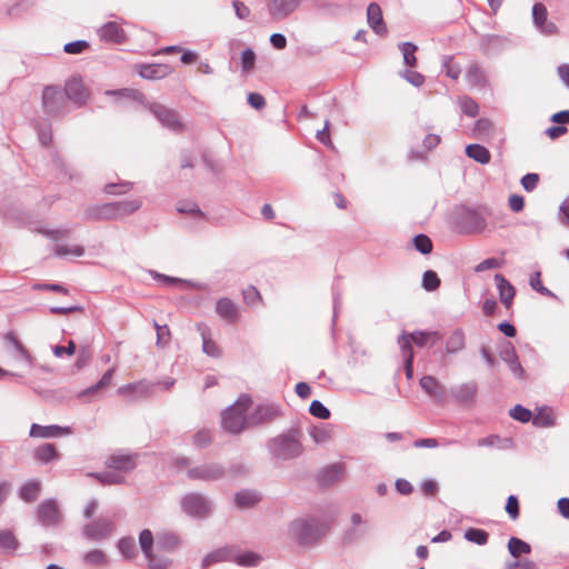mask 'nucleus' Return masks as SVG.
Here are the masks:
<instances>
[{
	"mask_svg": "<svg viewBox=\"0 0 569 569\" xmlns=\"http://www.w3.org/2000/svg\"><path fill=\"white\" fill-rule=\"evenodd\" d=\"M33 458L42 463L47 465L53 460L59 459V452L57 451V448L52 443H42L39 447H37L33 451Z\"/></svg>",
	"mask_w": 569,
	"mask_h": 569,
	"instance_id": "nucleus-31",
	"label": "nucleus"
},
{
	"mask_svg": "<svg viewBox=\"0 0 569 569\" xmlns=\"http://www.w3.org/2000/svg\"><path fill=\"white\" fill-rule=\"evenodd\" d=\"M332 300H333V311H332V330L335 329L339 311L342 306V291L338 286H333L332 288Z\"/></svg>",
	"mask_w": 569,
	"mask_h": 569,
	"instance_id": "nucleus-58",
	"label": "nucleus"
},
{
	"mask_svg": "<svg viewBox=\"0 0 569 569\" xmlns=\"http://www.w3.org/2000/svg\"><path fill=\"white\" fill-rule=\"evenodd\" d=\"M41 483L38 480L27 481L19 491V498H36L40 495Z\"/></svg>",
	"mask_w": 569,
	"mask_h": 569,
	"instance_id": "nucleus-46",
	"label": "nucleus"
},
{
	"mask_svg": "<svg viewBox=\"0 0 569 569\" xmlns=\"http://www.w3.org/2000/svg\"><path fill=\"white\" fill-rule=\"evenodd\" d=\"M117 548H118L119 552L126 559H132L137 555L136 543H134L133 538H130V537L121 538L117 543Z\"/></svg>",
	"mask_w": 569,
	"mask_h": 569,
	"instance_id": "nucleus-42",
	"label": "nucleus"
},
{
	"mask_svg": "<svg viewBox=\"0 0 569 569\" xmlns=\"http://www.w3.org/2000/svg\"><path fill=\"white\" fill-rule=\"evenodd\" d=\"M440 278L433 270H427L422 274L421 286L426 291H435L440 287Z\"/></svg>",
	"mask_w": 569,
	"mask_h": 569,
	"instance_id": "nucleus-44",
	"label": "nucleus"
},
{
	"mask_svg": "<svg viewBox=\"0 0 569 569\" xmlns=\"http://www.w3.org/2000/svg\"><path fill=\"white\" fill-rule=\"evenodd\" d=\"M90 47L86 40H76L64 44L63 51L68 54H80Z\"/></svg>",
	"mask_w": 569,
	"mask_h": 569,
	"instance_id": "nucleus-61",
	"label": "nucleus"
},
{
	"mask_svg": "<svg viewBox=\"0 0 569 569\" xmlns=\"http://www.w3.org/2000/svg\"><path fill=\"white\" fill-rule=\"evenodd\" d=\"M495 128L493 122L488 118H480L476 121L473 131L478 136H489Z\"/></svg>",
	"mask_w": 569,
	"mask_h": 569,
	"instance_id": "nucleus-59",
	"label": "nucleus"
},
{
	"mask_svg": "<svg viewBox=\"0 0 569 569\" xmlns=\"http://www.w3.org/2000/svg\"><path fill=\"white\" fill-rule=\"evenodd\" d=\"M309 412L315 418L327 420L330 418L331 412L330 410L320 401V400H312L309 406Z\"/></svg>",
	"mask_w": 569,
	"mask_h": 569,
	"instance_id": "nucleus-50",
	"label": "nucleus"
},
{
	"mask_svg": "<svg viewBox=\"0 0 569 569\" xmlns=\"http://www.w3.org/2000/svg\"><path fill=\"white\" fill-rule=\"evenodd\" d=\"M495 282L499 292V299L501 303L509 309L513 302L516 296V288L511 284V282L506 279V277L501 273L495 274Z\"/></svg>",
	"mask_w": 569,
	"mask_h": 569,
	"instance_id": "nucleus-21",
	"label": "nucleus"
},
{
	"mask_svg": "<svg viewBox=\"0 0 569 569\" xmlns=\"http://www.w3.org/2000/svg\"><path fill=\"white\" fill-rule=\"evenodd\" d=\"M172 72V68L164 63L140 64L139 74L143 79L158 80L163 79Z\"/></svg>",
	"mask_w": 569,
	"mask_h": 569,
	"instance_id": "nucleus-22",
	"label": "nucleus"
},
{
	"mask_svg": "<svg viewBox=\"0 0 569 569\" xmlns=\"http://www.w3.org/2000/svg\"><path fill=\"white\" fill-rule=\"evenodd\" d=\"M213 440L212 432L209 429H201L193 435L192 442L199 448L203 449L211 445Z\"/></svg>",
	"mask_w": 569,
	"mask_h": 569,
	"instance_id": "nucleus-48",
	"label": "nucleus"
},
{
	"mask_svg": "<svg viewBox=\"0 0 569 569\" xmlns=\"http://www.w3.org/2000/svg\"><path fill=\"white\" fill-rule=\"evenodd\" d=\"M367 21L377 34H385L387 32L381 8L376 2L370 3L367 8Z\"/></svg>",
	"mask_w": 569,
	"mask_h": 569,
	"instance_id": "nucleus-25",
	"label": "nucleus"
},
{
	"mask_svg": "<svg viewBox=\"0 0 569 569\" xmlns=\"http://www.w3.org/2000/svg\"><path fill=\"white\" fill-rule=\"evenodd\" d=\"M419 386L430 398L442 403L446 398L445 387L430 375H426L419 379Z\"/></svg>",
	"mask_w": 569,
	"mask_h": 569,
	"instance_id": "nucleus-19",
	"label": "nucleus"
},
{
	"mask_svg": "<svg viewBox=\"0 0 569 569\" xmlns=\"http://www.w3.org/2000/svg\"><path fill=\"white\" fill-rule=\"evenodd\" d=\"M465 78L468 84L472 88L483 89L488 86L487 73L477 61L469 62Z\"/></svg>",
	"mask_w": 569,
	"mask_h": 569,
	"instance_id": "nucleus-20",
	"label": "nucleus"
},
{
	"mask_svg": "<svg viewBox=\"0 0 569 569\" xmlns=\"http://www.w3.org/2000/svg\"><path fill=\"white\" fill-rule=\"evenodd\" d=\"M139 543L144 557H150L152 553L153 535L149 529H143L140 532Z\"/></svg>",
	"mask_w": 569,
	"mask_h": 569,
	"instance_id": "nucleus-49",
	"label": "nucleus"
},
{
	"mask_svg": "<svg viewBox=\"0 0 569 569\" xmlns=\"http://www.w3.org/2000/svg\"><path fill=\"white\" fill-rule=\"evenodd\" d=\"M412 244L413 248L422 254H429L433 249L431 239L425 233L415 236L412 239Z\"/></svg>",
	"mask_w": 569,
	"mask_h": 569,
	"instance_id": "nucleus-43",
	"label": "nucleus"
},
{
	"mask_svg": "<svg viewBox=\"0 0 569 569\" xmlns=\"http://www.w3.org/2000/svg\"><path fill=\"white\" fill-rule=\"evenodd\" d=\"M400 74L413 87L419 88L425 83V76L418 71L406 69Z\"/></svg>",
	"mask_w": 569,
	"mask_h": 569,
	"instance_id": "nucleus-63",
	"label": "nucleus"
},
{
	"mask_svg": "<svg viewBox=\"0 0 569 569\" xmlns=\"http://www.w3.org/2000/svg\"><path fill=\"white\" fill-rule=\"evenodd\" d=\"M539 180L540 177L538 173L529 172L522 176L520 183L525 191L532 192L537 188Z\"/></svg>",
	"mask_w": 569,
	"mask_h": 569,
	"instance_id": "nucleus-62",
	"label": "nucleus"
},
{
	"mask_svg": "<svg viewBox=\"0 0 569 569\" xmlns=\"http://www.w3.org/2000/svg\"><path fill=\"white\" fill-rule=\"evenodd\" d=\"M0 548L6 550H16L18 541L12 532L8 530L0 531Z\"/></svg>",
	"mask_w": 569,
	"mask_h": 569,
	"instance_id": "nucleus-60",
	"label": "nucleus"
},
{
	"mask_svg": "<svg viewBox=\"0 0 569 569\" xmlns=\"http://www.w3.org/2000/svg\"><path fill=\"white\" fill-rule=\"evenodd\" d=\"M401 336H406L410 345L413 342L419 348H423L429 340L428 331L417 330L410 333L403 332Z\"/></svg>",
	"mask_w": 569,
	"mask_h": 569,
	"instance_id": "nucleus-57",
	"label": "nucleus"
},
{
	"mask_svg": "<svg viewBox=\"0 0 569 569\" xmlns=\"http://www.w3.org/2000/svg\"><path fill=\"white\" fill-rule=\"evenodd\" d=\"M256 60H257L256 52L251 48H246L241 52V57H240L242 72L243 73L250 72L254 67Z\"/></svg>",
	"mask_w": 569,
	"mask_h": 569,
	"instance_id": "nucleus-47",
	"label": "nucleus"
},
{
	"mask_svg": "<svg viewBox=\"0 0 569 569\" xmlns=\"http://www.w3.org/2000/svg\"><path fill=\"white\" fill-rule=\"evenodd\" d=\"M282 416L281 407L277 403H261L254 407L253 411L248 415V426L254 427L272 422Z\"/></svg>",
	"mask_w": 569,
	"mask_h": 569,
	"instance_id": "nucleus-9",
	"label": "nucleus"
},
{
	"mask_svg": "<svg viewBox=\"0 0 569 569\" xmlns=\"http://www.w3.org/2000/svg\"><path fill=\"white\" fill-rule=\"evenodd\" d=\"M39 519L46 526H52L59 522L60 512L54 500L44 501L39 508Z\"/></svg>",
	"mask_w": 569,
	"mask_h": 569,
	"instance_id": "nucleus-28",
	"label": "nucleus"
},
{
	"mask_svg": "<svg viewBox=\"0 0 569 569\" xmlns=\"http://www.w3.org/2000/svg\"><path fill=\"white\" fill-rule=\"evenodd\" d=\"M216 312L226 321L234 323L238 320L239 311L236 303L229 298H220L216 303Z\"/></svg>",
	"mask_w": 569,
	"mask_h": 569,
	"instance_id": "nucleus-26",
	"label": "nucleus"
},
{
	"mask_svg": "<svg viewBox=\"0 0 569 569\" xmlns=\"http://www.w3.org/2000/svg\"><path fill=\"white\" fill-rule=\"evenodd\" d=\"M505 569H539V568L533 561L525 559V560L508 561L506 563Z\"/></svg>",
	"mask_w": 569,
	"mask_h": 569,
	"instance_id": "nucleus-64",
	"label": "nucleus"
},
{
	"mask_svg": "<svg viewBox=\"0 0 569 569\" xmlns=\"http://www.w3.org/2000/svg\"><path fill=\"white\" fill-rule=\"evenodd\" d=\"M182 511L190 518L204 519L213 510L209 500H181Z\"/></svg>",
	"mask_w": 569,
	"mask_h": 569,
	"instance_id": "nucleus-14",
	"label": "nucleus"
},
{
	"mask_svg": "<svg viewBox=\"0 0 569 569\" xmlns=\"http://www.w3.org/2000/svg\"><path fill=\"white\" fill-rule=\"evenodd\" d=\"M142 207L140 198L89 206L83 213L88 221H113L123 219Z\"/></svg>",
	"mask_w": 569,
	"mask_h": 569,
	"instance_id": "nucleus-1",
	"label": "nucleus"
},
{
	"mask_svg": "<svg viewBox=\"0 0 569 569\" xmlns=\"http://www.w3.org/2000/svg\"><path fill=\"white\" fill-rule=\"evenodd\" d=\"M262 560V556L257 552H240L233 547L232 562H236L238 566L248 568L258 567Z\"/></svg>",
	"mask_w": 569,
	"mask_h": 569,
	"instance_id": "nucleus-30",
	"label": "nucleus"
},
{
	"mask_svg": "<svg viewBox=\"0 0 569 569\" xmlns=\"http://www.w3.org/2000/svg\"><path fill=\"white\" fill-rule=\"evenodd\" d=\"M452 60H453L452 56H443L441 64L446 71V74L449 78L457 80L461 73V69L458 64L452 63Z\"/></svg>",
	"mask_w": 569,
	"mask_h": 569,
	"instance_id": "nucleus-53",
	"label": "nucleus"
},
{
	"mask_svg": "<svg viewBox=\"0 0 569 569\" xmlns=\"http://www.w3.org/2000/svg\"><path fill=\"white\" fill-rule=\"evenodd\" d=\"M114 531V521L109 518H98L97 520L86 525L82 535L91 541L107 539Z\"/></svg>",
	"mask_w": 569,
	"mask_h": 569,
	"instance_id": "nucleus-11",
	"label": "nucleus"
},
{
	"mask_svg": "<svg viewBox=\"0 0 569 569\" xmlns=\"http://www.w3.org/2000/svg\"><path fill=\"white\" fill-rule=\"evenodd\" d=\"M466 156L480 164H488L491 160L490 151L479 143L468 144L466 147Z\"/></svg>",
	"mask_w": 569,
	"mask_h": 569,
	"instance_id": "nucleus-32",
	"label": "nucleus"
},
{
	"mask_svg": "<svg viewBox=\"0 0 569 569\" xmlns=\"http://www.w3.org/2000/svg\"><path fill=\"white\" fill-rule=\"evenodd\" d=\"M133 188L131 181L110 182L103 187V192L111 196H122Z\"/></svg>",
	"mask_w": 569,
	"mask_h": 569,
	"instance_id": "nucleus-40",
	"label": "nucleus"
},
{
	"mask_svg": "<svg viewBox=\"0 0 569 569\" xmlns=\"http://www.w3.org/2000/svg\"><path fill=\"white\" fill-rule=\"evenodd\" d=\"M88 476L96 478L102 485H119L124 481L123 475L117 472L114 469H109L101 472H92Z\"/></svg>",
	"mask_w": 569,
	"mask_h": 569,
	"instance_id": "nucleus-35",
	"label": "nucleus"
},
{
	"mask_svg": "<svg viewBox=\"0 0 569 569\" xmlns=\"http://www.w3.org/2000/svg\"><path fill=\"white\" fill-rule=\"evenodd\" d=\"M251 402L250 396L241 395L233 405L222 411L221 425L227 432L238 435L250 427L248 426V416H246V412Z\"/></svg>",
	"mask_w": 569,
	"mask_h": 569,
	"instance_id": "nucleus-5",
	"label": "nucleus"
},
{
	"mask_svg": "<svg viewBox=\"0 0 569 569\" xmlns=\"http://www.w3.org/2000/svg\"><path fill=\"white\" fill-rule=\"evenodd\" d=\"M42 107L50 117H61L67 113L64 93L59 87L47 86L42 91Z\"/></svg>",
	"mask_w": 569,
	"mask_h": 569,
	"instance_id": "nucleus-6",
	"label": "nucleus"
},
{
	"mask_svg": "<svg viewBox=\"0 0 569 569\" xmlns=\"http://www.w3.org/2000/svg\"><path fill=\"white\" fill-rule=\"evenodd\" d=\"M149 111L156 117L162 127L174 132L182 130L183 124L174 110L166 107L164 104L153 102L149 106Z\"/></svg>",
	"mask_w": 569,
	"mask_h": 569,
	"instance_id": "nucleus-10",
	"label": "nucleus"
},
{
	"mask_svg": "<svg viewBox=\"0 0 569 569\" xmlns=\"http://www.w3.org/2000/svg\"><path fill=\"white\" fill-rule=\"evenodd\" d=\"M301 436L298 428H291L287 432L269 439L267 441L269 455L273 459L283 461L298 458L303 452Z\"/></svg>",
	"mask_w": 569,
	"mask_h": 569,
	"instance_id": "nucleus-3",
	"label": "nucleus"
},
{
	"mask_svg": "<svg viewBox=\"0 0 569 569\" xmlns=\"http://www.w3.org/2000/svg\"><path fill=\"white\" fill-rule=\"evenodd\" d=\"M53 252L58 257H64L67 254H73L76 257H82L84 254V248L82 246H73L71 248L64 244H56Z\"/></svg>",
	"mask_w": 569,
	"mask_h": 569,
	"instance_id": "nucleus-55",
	"label": "nucleus"
},
{
	"mask_svg": "<svg viewBox=\"0 0 569 569\" xmlns=\"http://www.w3.org/2000/svg\"><path fill=\"white\" fill-rule=\"evenodd\" d=\"M6 340L14 348L17 352L16 358L24 361L28 367H31L32 357L30 352L24 348V346L18 340L16 335L13 332L7 333Z\"/></svg>",
	"mask_w": 569,
	"mask_h": 569,
	"instance_id": "nucleus-34",
	"label": "nucleus"
},
{
	"mask_svg": "<svg viewBox=\"0 0 569 569\" xmlns=\"http://www.w3.org/2000/svg\"><path fill=\"white\" fill-rule=\"evenodd\" d=\"M233 547L219 548L208 553L202 560V567H209L213 563L230 561L232 562Z\"/></svg>",
	"mask_w": 569,
	"mask_h": 569,
	"instance_id": "nucleus-33",
	"label": "nucleus"
},
{
	"mask_svg": "<svg viewBox=\"0 0 569 569\" xmlns=\"http://www.w3.org/2000/svg\"><path fill=\"white\" fill-rule=\"evenodd\" d=\"M500 359L507 363L510 371L517 379H522L526 375L525 369L522 368L518 355L513 345L510 341H505L499 351Z\"/></svg>",
	"mask_w": 569,
	"mask_h": 569,
	"instance_id": "nucleus-13",
	"label": "nucleus"
},
{
	"mask_svg": "<svg viewBox=\"0 0 569 569\" xmlns=\"http://www.w3.org/2000/svg\"><path fill=\"white\" fill-rule=\"evenodd\" d=\"M508 551L513 558H519L521 555H528L531 551V547L526 541L511 537L508 541Z\"/></svg>",
	"mask_w": 569,
	"mask_h": 569,
	"instance_id": "nucleus-38",
	"label": "nucleus"
},
{
	"mask_svg": "<svg viewBox=\"0 0 569 569\" xmlns=\"http://www.w3.org/2000/svg\"><path fill=\"white\" fill-rule=\"evenodd\" d=\"M465 539L478 546H483L488 542L489 535L487 531L477 528H468L463 535Z\"/></svg>",
	"mask_w": 569,
	"mask_h": 569,
	"instance_id": "nucleus-41",
	"label": "nucleus"
},
{
	"mask_svg": "<svg viewBox=\"0 0 569 569\" xmlns=\"http://www.w3.org/2000/svg\"><path fill=\"white\" fill-rule=\"evenodd\" d=\"M62 92L64 93V99L68 98L77 106H82L88 98V92L80 77L69 79Z\"/></svg>",
	"mask_w": 569,
	"mask_h": 569,
	"instance_id": "nucleus-17",
	"label": "nucleus"
},
{
	"mask_svg": "<svg viewBox=\"0 0 569 569\" xmlns=\"http://www.w3.org/2000/svg\"><path fill=\"white\" fill-rule=\"evenodd\" d=\"M548 11L543 3L536 2L532 6V21L536 28L540 27L548 19Z\"/></svg>",
	"mask_w": 569,
	"mask_h": 569,
	"instance_id": "nucleus-52",
	"label": "nucleus"
},
{
	"mask_svg": "<svg viewBox=\"0 0 569 569\" xmlns=\"http://www.w3.org/2000/svg\"><path fill=\"white\" fill-rule=\"evenodd\" d=\"M510 417L519 422L527 423L532 419V412L521 405H516L509 412Z\"/></svg>",
	"mask_w": 569,
	"mask_h": 569,
	"instance_id": "nucleus-54",
	"label": "nucleus"
},
{
	"mask_svg": "<svg viewBox=\"0 0 569 569\" xmlns=\"http://www.w3.org/2000/svg\"><path fill=\"white\" fill-rule=\"evenodd\" d=\"M511 44V40L501 34L485 33L479 36V50L487 58L501 54Z\"/></svg>",
	"mask_w": 569,
	"mask_h": 569,
	"instance_id": "nucleus-7",
	"label": "nucleus"
},
{
	"mask_svg": "<svg viewBox=\"0 0 569 569\" xmlns=\"http://www.w3.org/2000/svg\"><path fill=\"white\" fill-rule=\"evenodd\" d=\"M398 47L402 53L405 64L410 68L416 67L417 66L416 52L418 50V47L410 41L401 42L398 44Z\"/></svg>",
	"mask_w": 569,
	"mask_h": 569,
	"instance_id": "nucleus-37",
	"label": "nucleus"
},
{
	"mask_svg": "<svg viewBox=\"0 0 569 569\" xmlns=\"http://www.w3.org/2000/svg\"><path fill=\"white\" fill-rule=\"evenodd\" d=\"M489 210L486 207L460 206L453 213V224L461 234H479L487 227Z\"/></svg>",
	"mask_w": 569,
	"mask_h": 569,
	"instance_id": "nucleus-4",
	"label": "nucleus"
},
{
	"mask_svg": "<svg viewBox=\"0 0 569 569\" xmlns=\"http://www.w3.org/2000/svg\"><path fill=\"white\" fill-rule=\"evenodd\" d=\"M398 345L403 353V367H405L406 378L408 380H410L413 377L415 351L412 349V346H410L406 336H400L398 338Z\"/></svg>",
	"mask_w": 569,
	"mask_h": 569,
	"instance_id": "nucleus-27",
	"label": "nucleus"
},
{
	"mask_svg": "<svg viewBox=\"0 0 569 569\" xmlns=\"http://www.w3.org/2000/svg\"><path fill=\"white\" fill-rule=\"evenodd\" d=\"M33 0H20L12 6H8L6 13L12 18L20 17L24 12H28L33 7Z\"/></svg>",
	"mask_w": 569,
	"mask_h": 569,
	"instance_id": "nucleus-45",
	"label": "nucleus"
},
{
	"mask_svg": "<svg viewBox=\"0 0 569 569\" xmlns=\"http://www.w3.org/2000/svg\"><path fill=\"white\" fill-rule=\"evenodd\" d=\"M72 433L71 427H61L58 425L41 426L32 423L30 427L29 436L31 438H58L61 436H69Z\"/></svg>",
	"mask_w": 569,
	"mask_h": 569,
	"instance_id": "nucleus-15",
	"label": "nucleus"
},
{
	"mask_svg": "<svg viewBox=\"0 0 569 569\" xmlns=\"http://www.w3.org/2000/svg\"><path fill=\"white\" fill-rule=\"evenodd\" d=\"M466 348V335L461 328H456L447 338L446 352L455 355Z\"/></svg>",
	"mask_w": 569,
	"mask_h": 569,
	"instance_id": "nucleus-29",
	"label": "nucleus"
},
{
	"mask_svg": "<svg viewBox=\"0 0 569 569\" xmlns=\"http://www.w3.org/2000/svg\"><path fill=\"white\" fill-rule=\"evenodd\" d=\"M303 0H272L269 6V13L276 21L283 20L293 13Z\"/></svg>",
	"mask_w": 569,
	"mask_h": 569,
	"instance_id": "nucleus-16",
	"label": "nucleus"
},
{
	"mask_svg": "<svg viewBox=\"0 0 569 569\" xmlns=\"http://www.w3.org/2000/svg\"><path fill=\"white\" fill-rule=\"evenodd\" d=\"M540 277H541V273L539 271H537L530 276L529 283H530L531 288L542 296L557 298V296L551 290H549L547 287H545L542 284Z\"/></svg>",
	"mask_w": 569,
	"mask_h": 569,
	"instance_id": "nucleus-51",
	"label": "nucleus"
},
{
	"mask_svg": "<svg viewBox=\"0 0 569 569\" xmlns=\"http://www.w3.org/2000/svg\"><path fill=\"white\" fill-rule=\"evenodd\" d=\"M113 372H114V369H108L103 375L102 377L100 378V380L92 385L91 387L87 388L86 390L81 391L78 397L79 398H84V397H88V396H91L93 393H96L97 391L108 387L111 382V379H112V376H113Z\"/></svg>",
	"mask_w": 569,
	"mask_h": 569,
	"instance_id": "nucleus-36",
	"label": "nucleus"
},
{
	"mask_svg": "<svg viewBox=\"0 0 569 569\" xmlns=\"http://www.w3.org/2000/svg\"><path fill=\"white\" fill-rule=\"evenodd\" d=\"M224 467L218 462H207L189 468L186 476L190 480L216 481L224 476Z\"/></svg>",
	"mask_w": 569,
	"mask_h": 569,
	"instance_id": "nucleus-8",
	"label": "nucleus"
},
{
	"mask_svg": "<svg viewBox=\"0 0 569 569\" xmlns=\"http://www.w3.org/2000/svg\"><path fill=\"white\" fill-rule=\"evenodd\" d=\"M460 109L463 114L469 117H476L479 112L478 103L467 96L460 99Z\"/></svg>",
	"mask_w": 569,
	"mask_h": 569,
	"instance_id": "nucleus-56",
	"label": "nucleus"
},
{
	"mask_svg": "<svg viewBox=\"0 0 569 569\" xmlns=\"http://www.w3.org/2000/svg\"><path fill=\"white\" fill-rule=\"evenodd\" d=\"M332 522L329 516L299 518L291 522L290 532L299 543L313 545L329 531Z\"/></svg>",
	"mask_w": 569,
	"mask_h": 569,
	"instance_id": "nucleus-2",
	"label": "nucleus"
},
{
	"mask_svg": "<svg viewBox=\"0 0 569 569\" xmlns=\"http://www.w3.org/2000/svg\"><path fill=\"white\" fill-rule=\"evenodd\" d=\"M98 34L102 41L121 43L126 39L123 29L113 21L104 23L99 30Z\"/></svg>",
	"mask_w": 569,
	"mask_h": 569,
	"instance_id": "nucleus-23",
	"label": "nucleus"
},
{
	"mask_svg": "<svg viewBox=\"0 0 569 569\" xmlns=\"http://www.w3.org/2000/svg\"><path fill=\"white\" fill-rule=\"evenodd\" d=\"M179 213L190 214L194 218L206 219V213L199 208L194 201L183 200L176 206Z\"/></svg>",
	"mask_w": 569,
	"mask_h": 569,
	"instance_id": "nucleus-39",
	"label": "nucleus"
},
{
	"mask_svg": "<svg viewBox=\"0 0 569 569\" xmlns=\"http://www.w3.org/2000/svg\"><path fill=\"white\" fill-rule=\"evenodd\" d=\"M343 473V467L340 463H333L323 467L317 473V481L323 487H330L336 483Z\"/></svg>",
	"mask_w": 569,
	"mask_h": 569,
	"instance_id": "nucleus-24",
	"label": "nucleus"
},
{
	"mask_svg": "<svg viewBox=\"0 0 569 569\" xmlns=\"http://www.w3.org/2000/svg\"><path fill=\"white\" fill-rule=\"evenodd\" d=\"M449 392L457 403L469 408L475 403L478 392V385L472 380L467 381L461 385L452 386Z\"/></svg>",
	"mask_w": 569,
	"mask_h": 569,
	"instance_id": "nucleus-12",
	"label": "nucleus"
},
{
	"mask_svg": "<svg viewBox=\"0 0 569 569\" xmlns=\"http://www.w3.org/2000/svg\"><path fill=\"white\" fill-rule=\"evenodd\" d=\"M136 456L114 453L107 458L108 469H114L119 473L130 472L137 467Z\"/></svg>",
	"mask_w": 569,
	"mask_h": 569,
	"instance_id": "nucleus-18",
	"label": "nucleus"
}]
</instances>
